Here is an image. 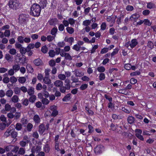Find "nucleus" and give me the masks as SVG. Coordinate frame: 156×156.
I'll list each match as a JSON object with an SVG mask.
<instances>
[{
    "label": "nucleus",
    "instance_id": "nucleus-47",
    "mask_svg": "<svg viewBox=\"0 0 156 156\" xmlns=\"http://www.w3.org/2000/svg\"><path fill=\"white\" fill-rule=\"evenodd\" d=\"M18 41L19 42L21 43H24V37L22 36H19L17 38Z\"/></svg>",
    "mask_w": 156,
    "mask_h": 156
},
{
    "label": "nucleus",
    "instance_id": "nucleus-44",
    "mask_svg": "<svg viewBox=\"0 0 156 156\" xmlns=\"http://www.w3.org/2000/svg\"><path fill=\"white\" fill-rule=\"evenodd\" d=\"M26 68L27 70L30 73H32L34 71L33 68L30 65H27L26 66Z\"/></svg>",
    "mask_w": 156,
    "mask_h": 156
},
{
    "label": "nucleus",
    "instance_id": "nucleus-51",
    "mask_svg": "<svg viewBox=\"0 0 156 156\" xmlns=\"http://www.w3.org/2000/svg\"><path fill=\"white\" fill-rule=\"evenodd\" d=\"M29 101L28 99L25 98L22 100V104L25 106H27L28 105Z\"/></svg>",
    "mask_w": 156,
    "mask_h": 156
},
{
    "label": "nucleus",
    "instance_id": "nucleus-64",
    "mask_svg": "<svg viewBox=\"0 0 156 156\" xmlns=\"http://www.w3.org/2000/svg\"><path fill=\"white\" fill-rule=\"evenodd\" d=\"M124 68L127 70H129L131 69V66L129 64H126L125 65Z\"/></svg>",
    "mask_w": 156,
    "mask_h": 156
},
{
    "label": "nucleus",
    "instance_id": "nucleus-19",
    "mask_svg": "<svg viewBox=\"0 0 156 156\" xmlns=\"http://www.w3.org/2000/svg\"><path fill=\"white\" fill-rule=\"evenodd\" d=\"M135 121V118L132 116H129L127 118V121L130 124H132Z\"/></svg>",
    "mask_w": 156,
    "mask_h": 156
},
{
    "label": "nucleus",
    "instance_id": "nucleus-28",
    "mask_svg": "<svg viewBox=\"0 0 156 156\" xmlns=\"http://www.w3.org/2000/svg\"><path fill=\"white\" fill-rule=\"evenodd\" d=\"M64 57H65V59L66 60H68L71 61L72 59V58L71 56L69 53H65Z\"/></svg>",
    "mask_w": 156,
    "mask_h": 156
},
{
    "label": "nucleus",
    "instance_id": "nucleus-49",
    "mask_svg": "<svg viewBox=\"0 0 156 156\" xmlns=\"http://www.w3.org/2000/svg\"><path fill=\"white\" fill-rule=\"evenodd\" d=\"M58 77L59 79L61 80H65L66 78L65 75L62 74H59L58 76Z\"/></svg>",
    "mask_w": 156,
    "mask_h": 156
},
{
    "label": "nucleus",
    "instance_id": "nucleus-57",
    "mask_svg": "<svg viewBox=\"0 0 156 156\" xmlns=\"http://www.w3.org/2000/svg\"><path fill=\"white\" fill-rule=\"evenodd\" d=\"M66 88L63 86L60 87L59 88L60 91L62 93H65L66 92Z\"/></svg>",
    "mask_w": 156,
    "mask_h": 156
},
{
    "label": "nucleus",
    "instance_id": "nucleus-37",
    "mask_svg": "<svg viewBox=\"0 0 156 156\" xmlns=\"http://www.w3.org/2000/svg\"><path fill=\"white\" fill-rule=\"evenodd\" d=\"M10 81L12 83H14L17 81L16 78L14 76H12L10 78Z\"/></svg>",
    "mask_w": 156,
    "mask_h": 156
},
{
    "label": "nucleus",
    "instance_id": "nucleus-39",
    "mask_svg": "<svg viewBox=\"0 0 156 156\" xmlns=\"http://www.w3.org/2000/svg\"><path fill=\"white\" fill-rule=\"evenodd\" d=\"M58 31V29L54 27L51 30V34L54 36H55V34L57 33Z\"/></svg>",
    "mask_w": 156,
    "mask_h": 156
},
{
    "label": "nucleus",
    "instance_id": "nucleus-7",
    "mask_svg": "<svg viewBox=\"0 0 156 156\" xmlns=\"http://www.w3.org/2000/svg\"><path fill=\"white\" fill-rule=\"evenodd\" d=\"M33 63L36 66H41L43 65V61L39 58L34 60L33 61Z\"/></svg>",
    "mask_w": 156,
    "mask_h": 156
},
{
    "label": "nucleus",
    "instance_id": "nucleus-21",
    "mask_svg": "<svg viewBox=\"0 0 156 156\" xmlns=\"http://www.w3.org/2000/svg\"><path fill=\"white\" fill-rule=\"evenodd\" d=\"M27 93L30 96L34 95V88L31 87L30 89L27 90Z\"/></svg>",
    "mask_w": 156,
    "mask_h": 156
},
{
    "label": "nucleus",
    "instance_id": "nucleus-16",
    "mask_svg": "<svg viewBox=\"0 0 156 156\" xmlns=\"http://www.w3.org/2000/svg\"><path fill=\"white\" fill-rule=\"evenodd\" d=\"M58 20L56 18H53L50 20L48 22L50 25H53L56 24Z\"/></svg>",
    "mask_w": 156,
    "mask_h": 156
},
{
    "label": "nucleus",
    "instance_id": "nucleus-24",
    "mask_svg": "<svg viewBox=\"0 0 156 156\" xmlns=\"http://www.w3.org/2000/svg\"><path fill=\"white\" fill-rule=\"evenodd\" d=\"M144 24L147 26H150L152 24V22H150L148 19H145L144 20Z\"/></svg>",
    "mask_w": 156,
    "mask_h": 156
},
{
    "label": "nucleus",
    "instance_id": "nucleus-4",
    "mask_svg": "<svg viewBox=\"0 0 156 156\" xmlns=\"http://www.w3.org/2000/svg\"><path fill=\"white\" fill-rule=\"evenodd\" d=\"M19 21L21 24H24L26 23L27 20V18L26 15L24 14L20 15L19 16Z\"/></svg>",
    "mask_w": 156,
    "mask_h": 156
},
{
    "label": "nucleus",
    "instance_id": "nucleus-34",
    "mask_svg": "<svg viewBox=\"0 0 156 156\" xmlns=\"http://www.w3.org/2000/svg\"><path fill=\"white\" fill-rule=\"evenodd\" d=\"M18 80L19 82L21 83H25L26 80V78L24 77H19Z\"/></svg>",
    "mask_w": 156,
    "mask_h": 156
},
{
    "label": "nucleus",
    "instance_id": "nucleus-20",
    "mask_svg": "<svg viewBox=\"0 0 156 156\" xmlns=\"http://www.w3.org/2000/svg\"><path fill=\"white\" fill-rule=\"evenodd\" d=\"M19 98L17 95H14L11 98L12 101L14 103H17L19 101Z\"/></svg>",
    "mask_w": 156,
    "mask_h": 156
},
{
    "label": "nucleus",
    "instance_id": "nucleus-33",
    "mask_svg": "<svg viewBox=\"0 0 156 156\" xmlns=\"http://www.w3.org/2000/svg\"><path fill=\"white\" fill-rule=\"evenodd\" d=\"M147 47L150 48L151 49H152L154 47V43L151 41H149L147 42Z\"/></svg>",
    "mask_w": 156,
    "mask_h": 156
},
{
    "label": "nucleus",
    "instance_id": "nucleus-40",
    "mask_svg": "<svg viewBox=\"0 0 156 156\" xmlns=\"http://www.w3.org/2000/svg\"><path fill=\"white\" fill-rule=\"evenodd\" d=\"M44 151L47 153H48L49 152L50 150V147L48 144H46L44 147Z\"/></svg>",
    "mask_w": 156,
    "mask_h": 156
},
{
    "label": "nucleus",
    "instance_id": "nucleus-8",
    "mask_svg": "<svg viewBox=\"0 0 156 156\" xmlns=\"http://www.w3.org/2000/svg\"><path fill=\"white\" fill-rule=\"evenodd\" d=\"M73 72L74 73V74L76 77H80L83 76L84 75L83 72L80 71L78 69H76Z\"/></svg>",
    "mask_w": 156,
    "mask_h": 156
},
{
    "label": "nucleus",
    "instance_id": "nucleus-53",
    "mask_svg": "<svg viewBox=\"0 0 156 156\" xmlns=\"http://www.w3.org/2000/svg\"><path fill=\"white\" fill-rule=\"evenodd\" d=\"M88 85L87 84L82 85L80 87V89L81 90H84L87 88Z\"/></svg>",
    "mask_w": 156,
    "mask_h": 156
},
{
    "label": "nucleus",
    "instance_id": "nucleus-35",
    "mask_svg": "<svg viewBox=\"0 0 156 156\" xmlns=\"http://www.w3.org/2000/svg\"><path fill=\"white\" fill-rule=\"evenodd\" d=\"M147 7L148 8L151 9L155 7V5L154 3L149 2L147 4Z\"/></svg>",
    "mask_w": 156,
    "mask_h": 156
},
{
    "label": "nucleus",
    "instance_id": "nucleus-14",
    "mask_svg": "<svg viewBox=\"0 0 156 156\" xmlns=\"http://www.w3.org/2000/svg\"><path fill=\"white\" fill-rule=\"evenodd\" d=\"M65 83H66V84L65 85V87L66 88V90H69L70 88V80L68 79H66L65 81Z\"/></svg>",
    "mask_w": 156,
    "mask_h": 156
},
{
    "label": "nucleus",
    "instance_id": "nucleus-13",
    "mask_svg": "<svg viewBox=\"0 0 156 156\" xmlns=\"http://www.w3.org/2000/svg\"><path fill=\"white\" fill-rule=\"evenodd\" d=\"M138 44V42L136 39H132L130 42V48H133Z\"/></svg>",
    "mask_w": 156,
    "mask_h": 156
},
{
    "label": "nucleus",
    "instance_id": "nucleus-3",
    "mask_svg": "<svg viewBox=\"0 0 156 156\" xmlns=\"http://www.w3.org/2000/svg\"><path fill=\"white\" fill-rule=\"evenodd\" d=\"M104 147L102 145H98L94 149V152L96 154H101L104 150Z\"/></svg>",
    "mask_w": 156,
    "mask_h": 156
},
{
    "label": "nucleus",
    "instance_id": "nucleus-58",
    "mask_svg": "<svg viewBox=\"0 0 156 156\" xmlns=\"http://www.w3.org/2000/svg\"><path fill=\"white\" fill-rule=\"evenodd\" d=\"M97 70L100 72H103L105 70V68L103 66H101L98 67Z\"/></svg>",
    "mask_w": 156,
    "mask_h": 156
},
{
    "label": "nucleus",
    "instance_id": "nucleus-5",
    "mask_svg": "<svg viewBox=\"0 0 156 156\" xmlns=\"http://www.w3.org/2000/svg\"><path fill=\"white\" fill-rule=\"evenodd\" d=\"M50 109L52 111L51 113L52 116L55 117L58 114V111L56 109V106L53 105L51 106Z\"/></svg>",
    "mask_w": 156,
    "mask_h": 156
},
{
    "label": "nucleus",
    "instance_id": "nucleus-27",
    "mask_svg": "<svg viewBox=\"0 0 156 156\" xmlns=\"http://www.w3.org/2000/svg\"><path fill=\"white\" fill-rule=\"evenodd\" d=\"M41 102L44 105H47L49 102V101L46 98H42L41 100Z\"/></svg>",
    "mask_w": 156,
    "mask_h": 156
},
{
    "label": "nucleus",
    "instance_id": "nucleus-12",
    "mask_svg": "<svg viewBox=\"0 0 156 156\" xmlns=\"http://www.w3.org/2000/svg\"><path fill=\"white\" fill-rule=\"evenodd\" d=\"M18 135L17 132L14 129H11L10 128V135L12 138H15Z\"/></svg>",
    "mask_w": 156,
    "mask_h": 156
},
{
    "label": "nucleus",
    "instance_id": "nucleus-10",
    "mask_svg": "<svg viewBox=\"0 0 156 156\" xmlns=\"http://www.w3.org/2000/svg\"><path fill=\"white\" fill-rule=\"evenodd\" d=\"M140 15L137 13H136L131 15L129 18V20L132 21L139 18Z\"/></svg>",
    "mask_w": 156,
    "mask_h": 156
},
{
    "label": "nucleus",
    "instance_id": "nucleus-32",
    "mask_svg": "<svg viewBox=\"0 0 156 156\" xmlns=\"http://www.w3.org/2000/svg\"><path fill=\"white\" fill-rule=\"evenodd\" d=\"M12 69L16 72L18 71L20 69V66L18 64H15L12 66Z\"/></svg>",
    "mask_w": 156,
    "mask_h": 156
},
{
    "label": "nucleus",
    "instance_id": "nucleus-55",
    "mask_svg": "<svg viewBox=\"0 0 156 156\" xmlns=\"http://www.w3.org/2000/svg\"><path fill=\"white\" fill-rule=\"evenodd\" d=\"M49 64L51 66L53 67L55 65V62L54 60L52 59L49 62Z\"/></svg>",
    "mask_w": 156,
    "mask_h": 156
},
{
    "label": "nucleus",
    "instance_id": "nucleus-42",
    "mask_svg": "<svg viewBox=\"0 0 156 156\" xmlns=\"http://www.w3.org/2000/svg\"><path fill=\"white\" fill-rule=\"evenodd\" d=\"M22 141H23L27 143H28L30 142V139L27 136H24L23 137V139Z\"/></svg>",
    "mask_w": 156,
    "mask_h": 156
},
{
    "label": "nucleus",
    "instance_id": "nucleus-22",
    "mask_svg": "<svg viewBox=\"0 0 156 156\" xmlns=\"http://www.w3.org/2000/svg\"><path fill=\"white\" fill-rule=\"evenodd\" d=\"M27 51V48H25L24 47H22L21 48L20 50V51L21 55H23L25 54Z\"/></svg>",
    "mask_w": 156,
    "mask_h": 156
},
{
    "label": "nucleus",
    "instance_id": "nucleus-1",
    "mask_svg": "<svg viewBox=\"0 0 156 156\" xmlns=\"http://www.w3.org/2000/svg\"><path fill=\"white\" fill-rule=\"evenodd\" d=\"M41 10V7L39 5L34 4L30 9V14L34 16L38 17L40 15Z\"/></svg>",
    "mask_w": 156,
    "mask_h": 156
},
{
    "label": "nucleus",
    "instance_id": "nucleus-52",
    "mask_svg": "<svg viewBox=\"0 0 156 156\" xmlns=\"http://www.w3.org/2000/svg\"><path fill=\"white\" fill-rule=\"evenodd\" d=\"M48 54L50 57H53L55 55V52L53 50H51L49 51Z\"/></svg>",
    "mask_w": 156,
    "mask_h": 156
},
{
    "label": "nucleus",
    "instance_id": "nucleus-59",
    "mask_svg": "<svg viewBox=\"0 0 156 156\" xmlns=\"http://www.w3.org/2000/svg\"><path fill=\"white\" fill-rule=\"evenodd\" d=\"M136 136L140 140L142 141L144 140V138L143 136L141 135V134H136Z\"/></svg>",
    "mask_w": 156,
    "mask_h": 156
},
{
    "label": "nucleus",
    "instance_id": "nucleus-25",
    "mask_svg": "<svg viewBox=\"0 0 156 156\" xmlns=\"http://www.w3.org/2000/svg\"><path fill=\"white\" fill-rule=\"evenodd\" d=\"M43 80L44 83L46 84H49L51 83V80L48 78V77H45Z\"/></svg>",
    "mask_w": 156,
    "mask_h": 156
},
{
    "label": "nucleus",
    "instance_id": "nucleus-63",
    "mask_svg": "<svg viewBox=\"0 0 156 156\" xmlns=\"http://www.w3.org/2000/svg\"><path fill=\"white\" fill-rule=\"evenodd\" d=\"M10 81V79L7 77H5L3 79V82L5 83H8Z\"/></svg>",
    "mask_w": 156,
    "mask_h": 156
},
{
    "label": "nucleus",
    "instance_id": "nucleus-46",
    "mask_svg": "<svg viewBox=\"0 0 156 156\" xmlns=\"http://www.w3.org/2000/svg\"><path fill=\"white\" fill-rule=\"evenodd\" d=\"M9 52L11 55H14L16 53V51L15 48H12L10 49Z\"/></svg>",
    "mask_w": 156,
    "mask_h": 156
},
{
    "label": "nucleus",
    "instance_id": "nucleus-9",
    "mask_svg": "<svg viewBox=\"0 0 156 156\" xmlns=\"http://www.w3.org/2000/svg\"><path fill=\"white\" fill-rule=\"evenodd\" d=\"M33 120L36 124H38L40 123L41 119L38 115H36L33 118Z\"/></svg>",
    "mask_w": 156,
    "mask_h": 156
},
{
    "label": "nucleus",
    "instance_id": "nucleus-17",
    "mask_svg": "<svg viewBox=\"0 0 156 156\" xmlns=\"http://www.w3.org/2000/svg\"><path fill=\"white\" fill-rule=\"evenodd\" d=\"M39 4L41 5V7L43 9L47 5V2L46 0H40Z\"/></svg>",
    "mask_w": 156,
    "mask_h": 156
},
{
    "label": "nucleus",
    "instance_id": "nucleus-45",
    "mask_svg": "<svg viewBox=\"0 0 156 156\" xmlns=\"http://www.w3.org/2000/svg\"><path fill=\"white\" fill-rule=\"evenodd\" d=\"M14 92L16 94H20L21 92L20 88L18 87H16L14 89Z\"/></svg>",
    "mask_w": 156,
    "mask_h": 156
},
{
    "label": "nucleus",
    "instance_id": "nucleus-60",
    "mask_svg": "<svg viewBox=\"0 0 156 156\" xmlns=\"http://www.w3.org/2000/svg\"><path fill=\"white\" fill-rule=\"evenodd\" d=\"M11 108V106L8 104L5 105V110L7 111H9Z\"/></svg>",
    "mask_w": 156,
    "mask_h": 156
},
{
    "label": "nucleus",
    "instance_id": "nucleus-18",
    "mask_svg": "<svg viewBox=\"0 0 156 156\" xmlns=\"http://www.w3.org/2000/svg\"><path fill=\"white\" fill-rule=\"evenodd\" d=\"M71 94H67L62 99V100L63 101H69L71 98Z\"/></svg>",
    "mask_w": 156,
    "mask_h": 156
},
{
    "label": "nucleus",
    "instance_id": "nucleus-61",
    "mask_svg": "<svg viewBox=\"0 0 156 156\" xmlns=\"http://www.w3.org/2000/svg\"><path fill=\"white\" fill-rule=\"evenodd\" d=\"M118 92L120 94H126L127 92L126 89H122L119 90Z\"/></svg>",
    "mask_w": 156,
    "mask_h": 156
},
{
    "label": "nucleus",
    "instance_id": "nucleus-2",
    "mask_svg": "<svg viewBox=\"0 0 156 156\" xmlns=\"http://www.w3.org/2000/svg\"><path fill=\"white\" fill-rule=\"evenodd\" d=\"M20 3L19 0H9L8 5L9 7L14 9H16L20 8Z\"/></svg>",
    "mask_w": 156,
    "mask_h": 156
},
{
    "label": "nucleus",
    "instance_id": "nucleus-26",
    "mask_svg": "<svg viewBox=\"0 0 156 156\" xmlns=\"http://www.w3.org/2000/svg\"><path fill=\"white\" fill-rule=\"evenodd\" d=\"M13 91L12 90H8L6 92V95L9 97H11L12 95Z\"/></svg>",
    "mask_w": 156,
    "mask_h": 156
},
{
    "label": "nucleus",
    "instance_id": "nucleus-41",
    "mask_svg": "<svg viewBox=\"0 0 156 156\" xmlns=\"http://www.w3.org/2000/svg\"><path fill=\"white\" fill-rule=\"evenodd\" d=\"M48 48L46 45L43 46L41 49V51L44 53H46L48 51Z\"/></svg>",
    "mask_w": 156,
    "mask_h": 156
},
{
    "label": "nucleus",
    "instance_id": "nucleus-6",
    "mask_svg": "<svg viewBox=\"0 0 156 156\" xmlns=\"http://www.w3.org/2000/svg\"><path fill=\"white\" fill-rule=\"evenodd\" d=\"M117 17L116 16H108L107 18V21L108 22H110L112 23L113 24L115 23V20L117 18ZM113 24H112L111 25H110V27H112L113 26Z\"/></svg>",
    "mask_w": 156,
    "mask_h": 156
},
{
    "label": "nucleus",
    "instance_id": "nucleus-36",
    "mask_svg": "<svg viewBox=\"0 0 156 156\" xmlns=\"http://www.w3.org/2000/svg\"><path fill=\"white\" fill-rule=\"evenodd\" d=\"M36 97L35 95H31V96L29 98V101L32 103H34L35 101Z\"/></svg>",
    "mask_w": 156,
    "mask_h": 156
},
{
    "label": "nucleus",
    "instance_id": "nucleus-62",
    "mask_svg": "<svg viewBox=\"0 0 156 156\" xmlns=\"http://www.w3.org/2000/svg\"><path fill=\"white\" fill-rule=\"evenodd\" d=\"M98 45H94L91 51V53L92 54L94 53L95 51L98 48Z\"/></svg>",
    "mask_w": 156,
    "mask_h": 156
},
{
    "label": "nucleus",
    "instance_id": "nucleus-48",
    "mask_svg": "<svg viewBox=\"0 0 156 156\" xmlns=\"http://www.w3.org/2000/svg\"><path fill=\"white\" fill-rule=\"evenodd\" d=\"M55 37V36H53L51 35H48L47 37V39L48 41L51 42L53 40Z\"/></svg>",
    "mask_w": 156,
    "mask_h": 156
},
{
    "label": "nucleus",
    "instance_id": "nucleus-54",
    "mask_svg": "<svg viewBox=\"0 0 156 156\" xmlns=\"http://www.w3.org/2000/svg\"><path fill=\"white\" fill-rule=\"evenodd\" d=\"M140 72L139 71H136L135 72L131 73L130 75L131 76H134L137 75H140Z\"/></svg>",
    "mask_w": 156,
    "mask_h": 156
},
{
    "label": "nucleus",
    "instance_id": "nucleus-31",
    "mask_svg": "<svg viewBox=\"0 0 156 156\" xmlns=\"http://www.w3.org/2000/svg\"><path fill=\"white\" fill-rule=\"evenodd\" d=\"M66 30L67 32L70 34H72L74 32L73 28L71 27H67Z\"/></svg>",
    "mask_w": 156,
    "mask_h": 156
},
{
    "label": "nucleus",
    "instance_id": "nucleus-50",
    "mask_svg": "<svg viewBox=\"0 0 156 156\" xmlns=\"http://www.w3.org/2000/svg\"><path fill=\"white\" fill-rule=\"evenodd\" d=\"M90 23V21L89 20H86L83 21V25L86 26H88Z\"/></svg>",
    "mask_w": 156,
    "mask_h": 156
},
{
    "label": "nucleus",
    "instance_id": "nucleus-29",
    "mask_svg": "<svg viewBox=\"0 0 156 156\" xmlns=\"http://www.w3.org/2000/svg\"><path fill=\"white\" fill-rule=\"evenodd\" d=\"M16 129L18 130H20L22 129V125L20 123H17L15 126Z\"/></svg>",
    "mask_w": 156,
    "mask_h": 156
},
{
    "label": "nucleus",
    "instance_id": "nucleus-30",
    "mask_svg": "<svg viewBox=\"0 0 156 156\" xmlns=\"http://www.w3.org/2000/svg\"><path fill=\"white\" fill-rule=\"evenodd\" d=\"M25 153V148L23 147H21L19 149L18 151V154H20L23 155Z\"/></svg>",
    "mask_w": 156,
    "mask_h": 156
},
{
    "label": "nucleus",
    "instance_id": "nucleus-56",
    "mask_svg": "<svg viewBox=\"0 0 156 156\" xmlns=\"http://www.w3.org/2000/svg\"><path fill=\"white\" fill-rule=\"evenodd\" d=\"M5 58L8 61L11 60L13 58L12 56H11L9 54H7L5 55Z\"/></svg>",
    "mask_w": 156,
    "mask_h": 156
},
{
    "label": "nucleus",
    "instance_id": "nucleus-38",
    "mask_svg": "<svg viewBox=\"0 0 156 156\" xmlns=\"http://www.w3.org/2000/svg\"><path fill=\"white\" fill-rule=\"evenodd\" d=\"M81 47L79 46L77 44L74 45L73 47V49L76 51H78L80 50Z\"/></svg>",
    "mask_w": 156,
    "mask_h": 156
},
{
    "label": "nucleus",
    "instance_id": "nucleus-23",
    "mask_svg": "<svg viewBox=\"0 0 156 156\" xmlns=\"http://www.w3.org/2000/svg\"><path fill=\"white\" fill-rule=\"evenodd\" d=\"M11 126L9 127V128L7 129L6 131L4 133V136L7 137L10 135V127Z\"/></svg>",
    "mask_w": 156,
    "mask_h": 156
},
{
    "label": "nucleus",
    "instance_id": "nucleus-15",
    "mask_svg": "<svg viewBox=\"0 0 156 156\" xmlns=\"http://www.w3.org/2000/svg\"><path fill=\"white\" fill-rule=\"evenodd\" d=\"M45 129L44 126L43 124H41L39 126V132L40 133L42 134L44 132Z\"/></svg>",
    "mask_w": 156,
    "mask_h": 156
},
{
    "label": "nucleus",
    "instance_id": "nucleus-43",
    "mask_svg": "<svg viewBox=\"0 0 156 156\" xmlns=\"http://www.w3.org/2000/svg\"><path fill=\"white\" fill-rule=\"evenodd\" d=\"M34 47V44H30L27 46V48L28 51L33 49Z\"/></svg>",
    "mask_w": 156,
    "mask_h": 156
},
{
    "label": "nucleus",
    "instance_id": "nucleus-11",
    "mask_svg": "<svg viewBox=\"0 0 156 156\" xmlns=\"http://www.w3.org/2000/svg\"><path fill=\"white\" fill-rule=\"evenodd\" d=\"M54 84L55 87H60L63 86V82L61 80H57L54 82Z\"/></svg>",
    "mask_w": 156,
    "mask_h": 156
}]
</instances>
